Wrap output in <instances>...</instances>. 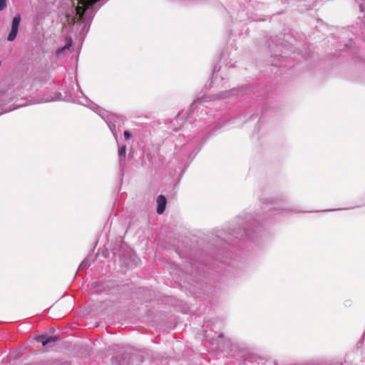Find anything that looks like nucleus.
<instances>
[{
	"mask_svg": "<svg viewBox=\"0 0 365 365\" xmlns=\"http://www.w3.org/2000/svg\"><path fill=\"white\" fill-rule=\"evenodd\" d=\"M222 240L221 238H218L217 239V243H222Z\"/></svg>",
	"mask_w": 365,
	"mask_h": 365,
	"instance_id": "f3484780",
	"label": "nucleus"
},
{
	"mask_svg": "<svg viewBox=\"0 0 365 365\" xmlns=\"http://www.w3.org/2000/svg\"><path fill=\"white\" fill-rule=\"evenodd\" d=\"M36 341L41 342L43 346H46L49 344H54L58 341V338L55 336H46L41 335L36 337Z\"/></svg>",
	"mask_w": 365,
	"mask_h": 365,
	"instance_id": "423d86ee",
	"label": "nucleus"
},
{
	"mask_svg": "<svg viewBox=\"0 0 365 365\" xmlns=\"http://www.w3.org/2000/svg\"><path fill=\"white\" fill-rule=\"evenodd\" d=\"M131 352L129 349L123 348L113 358L112 363L117 365H128L130 363Z\"/></svg>",
	"mask_w": 365,
	"mask_h": 365,
	"instance_id": "20e7f679",
	"label": "nucleus"
},
{
	"mask_svg": "<svg viewBox=\"0 0 365 365\" xmlns=\"http://www.w3.org/2000/svg\"><path fill=\"white\" fill-rule=\"evenodd\" d=\"M123 135L125 140H129L131 138V134L128 130H125Z\"/></svg>",
	"mask_w": 365,
	"mask_h": 365,
	"instance_id": "ddd939ff",
	"label": "nucleus"
},
{
	"mask_svg": "<svg viewBox=\"0 0 365 365\" xmlns=\"http://www.w3.org/2000/svg\"><path fill=\"white\" fill-rule=\"evenodd\" d=\"M167 200L164 195H159L157 198V212L160 215L163 214L166 207Z\"/></svg>",
	"mask_w": 365,
	"mask_h": 365,
	"instance_id": "0eeeda50",
	"label": "nucleus"
},
{
	"mask_svg": "<svg viewBox=\"0 0 365 365\" xmlns=\"http://www.w3.org/2000/svg\"><path fill=\"white\" fill-rule=\"evenodd\" d=\"M73 6L68 11L66 18L71 31L85 34L90 26L94 11L101 6L103 0H72Z\"/></svg>",
	"mask_w": 365,
	"mask_h": 365,
	"instance_id": "f257e3e1",
	"label": "nucleus"
},
{
	"mask_svg": "<svg viewBox=\"0 0 365 365\" xmlns=\"http://www.w3.org/2000/svg\"><path fill=\"white\" fill-rule=\"evenodd\" d=\"M259 225L257 222V219L254 218L252 215H248L245 218L242 231L240 229L237 231L233 230L230 235H234L237 238L240 237L242 240L249 239L255 241V237L259 235L261 230Z\"/></svg>",
	"mask_w": 365,
	"mask_h": 365,
	"instance_id": "f03ea898",
	"label": "nucleus"
},
{
	"mask_svg": "<svg viewBox=\"0 0 365 365\" xmlns=\"http://www.w3.org/2000/svg\"><path fill=\"white\" fill-rule=\"evenodd\" d=\"M132 260L133 261L134 264L137 265L138 262V259L134 255L132 256Z\"/></svg>",
	"mask_w": 365,
	"mask_h": 365,
	"instance_id": "4468645a",
	"label": "nucleus"
},
{
	"mask_svg": "<svg viewBox=\"0 0 365 365\" xmlns=\"http://www.w3.org/2000/svg\"><path fill=\"white\" fill-rule=\"evenodd\" d=\"M20 21L21 16L19 14H17L12 19L11 31L7 37V40L9 41H13L16 38L18 34Z\"/></svg>",
	"mask_w": 365,
	"mask_h": 365,
	"instance_id": "39448f33",
	"label": "nucleus"
},
{
	"mask_svg": "<svg viewBox=\"0 0 365 365\" xmlns=\"http://www.w3.org/2000/svg\"><path fill=\"white\" fill-rule=\"evenodd\" d=\"M276 209H279V207H273L272 208L271 210H276ZM279 210H284V211H289L290 210L288 208H285V207H280Z\"/></svg>",
	"mask_w": 365,
	"mask_h": 365,
	"instance_id": "2eb2a0df",
	"label": "nucleus"
},
{
	"mask_svg": "<svg viewBox=\"0 0 365 365\" xmlns=\"http://www.w3.org/2000/svg\"><path fill=\"white\" fill-rule=\"evenodd\" d=\"M237 90H231V91H227L221 92L218 94H216V98L218 99H223L227 97H230L231 96L237 95Z\"/></svg>",
	"mask_w": 365,
	"mask_h": 365,
	"instance_id": "9d476101",
	"label": "nucleus"
},
{
	"mask_svg": "<svg viewBox=\"0 0 365 365\" xmlns=\"http://www.w3.org/2000/svg\"><path fill=\"white\" fill-rule=\"evenodd\" d=\"M190 275L193 276V277H196V274H195V273H194V272H193V271H192V272H190Z\"/></svg>",
	"mask_w": 365,
	"mask_h": 365,
	"instance_id": "dca6fc26",
	"label": "nucleus"
},
{
	"mask_svg": "<svg viewBox=\"0 0 365 365\" xmlns=\"http://www.w3.org/2000/svg\"><path fill=\"white\" fill-rule=\"evenodd\" d=\"M126 154V146L125 145H118V158H119V165L120 167H122L123 162L125 159Z\"/></svg>",
	"mask_w": 365,
	"mask_h": 365,
	"instance_id": "1a4fd4ad",
	"label": "nucleus"
},
{
	"mask_svg": "<svg viewBox=\"0 0 365 365\" xmlns=\"http://www.w3.org/2000/svg\"><path fill=\"white\" fill-rule=\"evenodd\" d=\"M6 6V0H0V11H2Z\"/></svg>",
	"mask_w": 365,
	"mask_h": 365,
	"instance_id": "f8f14e48",
	"label": "nucleus"
},
{
	"mask_svg": "<svg viewBox=\"0 0 365 365\" xmlns=\"http://www.w3.org/2000/svg\"><path fill=\"white\" fill-rule=\"evenodd\" d=\"M95 109L96 112L98 113V115L105 120L106 123L108 124L110 130H111L113 136L117 140L118 135L115 130L116 124L120 120V118L113 113H108V111L102 109L98 106L95 105V107L93 108Z\"/></svg>",
	"mask_w": 365,
	"mask_h": 365,
	"instance_id": "7ed1b4c3",
	"label": "nucleus"
},
{
	"mask_svg": "<svg viewBox=\"0 0 365 365\" xmlns=\"http://www.w3.org/2000/svg\"><path fill=\"white\" fill-rule=\"evenodd\" d=\"M90 266V263L88 262V259L86 258L79 265L78 267V271L82 270L83 269H86Z\"/></svg>",
	"mask_w": 365,
	"mask_h": 365,
	"instance_id": "9b49d317",
	"label": "nucleus"
},
{
	"mask_svg": "<svg viewBox=\"0 0 365 365\" xmlns=\"http://www.w3.org/2000/svg\"><path fill=\"white\" fill-rule=\"evenodd\" d=\"M206 98H202L201 99H197L192 104L190 107V113L189 115L191 116L192 113H194L195 109L200 108V106H203V103L207 102Z\"/></svg>",
	"mask_w": 365,
	"mask_h": 365,
	"instance_id": "6e6552de",
	"label": "nucleus"
}]
</instances>
